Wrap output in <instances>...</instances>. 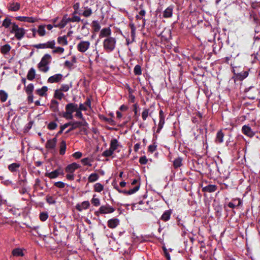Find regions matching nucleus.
<instances>
[{
  "label": "nucleus",
  "instance_id": "f257e3e1",
  "mask_svg": "<svg viewBox=\"0 0 260 260\" xmlns=\"http://www.w3.org/2000/svg\"><path fill=\"white\" fill-rule=\"evenodd\" d=\"M87 125L88 123L85 120H84V121H71L61 125L60 127V130L58 132L56 135H60L64 130V128H67L69 126H71V127L66 131V134H68L76 128H80L81 126H87Z\"/></svg>",
  "mask_w": 260,
  "mask_h": 260
},
{
  "label": "nucleus",
  "instance_id": "f03ea898",
  "mask_svg": "<svg viewBox=\"0 0 260 260\" xmlns=\"http://www.w3.org/2000/svg\"><path fill=\"white\" fill-rule=\"evenodd\" d=\"M78 105L74 103H70L66 105V111L59 112L58 115L66 119L71 120L73 118V113L76 111Z\"/></svg>",
  "mask_w": 260,
  "mask_h": 260
},
{
  "label": "nucleus",
  "instance_id": "7ed1b4c3",
  "mask_svg": "<svg viewBox=\"0 0 260 260\" xmlns=\"http://www.w3.org/2000/svg\"><path fill=\"white\" fill-rule=\"evenodd\" d=\"M51 56L49 54H45L41 58V61L38 64L39 70L44 73L47 72L49 70L48 64L51 60Z\"/></svg>",
  "mask_w": 260,
  "mask_h": 260
},
{
  "label": "nucleus",
  "instance_id": "20e7f679",
  "mask_svg": "<svg viewBox=\"0 0 260 260\" xmlns=\"http://www.w3.org/2000/svg\"><path fill=\"white\" fill-rule=\"evenodd\" d=\"M116 39L113 37H108L103 41V47L107 52H112L116 47Z\"/></svg>",
  "mask_w": 260,
  "mask_h": 260
},
{
  "label": "nucleus",
  "instance_id": "39448f33",
  "mask_svg": "<svg viewBox=\"0 0 260 260\" xmlns=\"http://www.w3.org/2000/svg\"><path fill=\"white\" fill-rule=\"evenodd\" d=\"M11 34H14L15 37L18 40H21L25 36V30L22 27H19L16 23L13 24V27L10 30Z\"/></svg>",
  "mask_w": 260,
  "mask_h": 260
},
{
  "label": "nucleus",
  "instance_id": "423d86ee",
  "mask_svg": "<svg viewBox=\"0 0 260 260\" xmlns=\"http://www.w3.org/2000/svg\"><path fill=\"white\" fill-rule=\"evenodd\" d=\"M115 210L114 208L107 204L105 205L101 206L98 211L94 212V214L96 216H99L100 214L112 213L114 212Z\"/></svg>",
  "mask_w": 260,
  "mask_h": 260
},
{
  "label": "nucleus",
  "instance_id": "0eeeda50",
  "mask_svg": "<svg viewBox=\"0 0 260 260\" xmlns=\"http://www.w3.org/2000/svg\"><path fill=\"white\" fill-rule=\"evenodd\" d=\"M55 42L54 40L48 41L46 43H41L39 44L34 45L32 46L37 49H45L50 48L54 49L55 48Z\"/></svg>",
  "mask_w": 260,
  "mask_h": 260
},
{
  "label": "nucleus",
  "instance_id": "6e6552de",
  "mask_svg": "<svg viewBox=\"0 0 260 260\" xmlns=\"http://www.w3.org/2000/svg\"><path fill=\"white\" fill-rule=\"evenodd\" d=\"M90 43L89 41H81L77 46L78 50L82 53L86 52L89 48Z\"/></svg>",
  "mask_w": 260,
  "mask_h": 260
},
{
  "label": "nucleus",
  "instance_id": "1a4fd4ad",
  "mask_svg": "<svg viewBox=\"0 0 260 260\" xmlns=\"http://www.w3.org/2000/svg\"><path fill=\"white\" fill-rule=\"evenodd\" d=\"M242 132L243 134L250 138L253 137L255 134V133L252 130L251 127L247 125H244L242 126Z\"/></svg>",
  "mask_w": 260,
  "mask_h": 260
},
{
  "label": "nucleus",
  "instance_id": "9d476101",
  "mask_svg": "<svg viewBox=\"0 0 260 260\" xmlns=\"http://www.w3.org/2000/svg\"><path fill=\"white\" fill-rule=\"evenodd\" d=\"M80 165L76 162L72 163L68 165L65 168V171L68 173H73L74 172L80 168Z\"/></svg>",
  "mask_w": 260,
  "mask_h": 260
},
{
  "label": "nucleus",
  "instance_id": "9b49d317",
  "mask_svg": "<svg viewBox=\"0 0 260 260\" xmlns=\"http://www.w3.org/2000/svg\"><path fill=\"white\" fill-rule=\"evenodd\" d=\"M174 8L173 5H171L163 12L162 16L165 18H171L173 15V11Z\"/></svg>",
  "mask_w": 260,
  "mask_h": 260
},
{
  "label": "nucleus",
  "instance_id": "f8f14e48",
  "mask_svg": "<svg viewBox=\"0 0 260 260\" xmlns=\"http://www.w3.org/2000/svg\"><path fill=\"white\" fill-rule=\"evenodd\" d=\"M16 19L21 22H27L29 23H34L38 20L37 18L26 16H18L16 17Z\"/></svg>",
  "mask_w": 260,
  "mask_h": 260
},
{
  "label": "nucleus",
  "instance_id": "ddd939ff",
  "mask_svg": "<svg viewBox=\"0 0 260 260\" xmlns=\"http://www.w3.org/2000/svg\"><path fill=\"white\" fill-rule=\"evenodd\" d=\"M63 76L61 74H56L50 76L48 79V82L50 83H57L61 81Z\"/></svg>",
  "mask_w": 260,
  "mask_h": 260
},
{
  "label": "nucleus",
  "instance_id": "4468645a",
  "mask_svg": "<svg viewBox=\"0 0 260 260\" xmlns=\"http://www.w3.org/2000/svg\"><path fill=\"white\" fill-rule=\"evenodd\" d=\"M57 142V139L56 137L47 140L46 144L45 147L47 149H53L55 148Z\"/></svg>",
  "mask_w": 260,
  "mask_h": 260
},
{
  "label": "nucleus",
  "instance_id": "2eb2a0df",
  "mask_svg": "<svg viewBox=\"0 0 260 260\" xmlns=\"http://www.w3.org/2000/svg\"><path fill=\"white\" fill-rule=\"evenodd\" d=\"M111 30L109 27L103 28L100 31L99 37L100 38L104 37H111Z\"/></svg>",
  "mask_w": 260,
  "mask_h": 260
},
{
  "label": "nucleus",
  "instance_id": "dca6fc26",
  "mask_svg": "<svg viewBox=\"0 0 260 260\" xmlns=\"http://www.w3.org/2000/svg\"><path fill=\"white\" fill-rule=\"evenodd\" d=\"M119 220L118 218H114L108 221V226L110 229H114L119 224Z\"/></svg>",
  "mask_w": 260,
  "mask_h": 260
},
{
  "label": "nucleus",
  "instance_id": "f3484780",
  "mask_svg": "<svg viewBox=\"0 0 260 260\" xmlns=\"http://www.w3.org/2000/svg\"><path fill=\"white\" fill-rule=\"evenodd\" d=\"M9 10L11 11H17L20 9V4L18 3H10L7 6Z\"/></svg>",
  "mask_w": 260,
  "mask_h": 260
},
{
  "label": "nucleus",
  "instance_id": "a211bd4d",
  "mask_svg": "<svg viewBox=\"0 0 260 260\" xmlns=\"http://www.w3.org/2000/svg\"><path fill=\"white\" fill-rule=\"evenodd\" d=\"M217 186L216 185L209 184L202 188V191L207 192H213L216 190Z\"/></svg>",
  "mask_w": 260,
  "mask_h": 260
},
{
  "label": "nucleus",
  "instance_id": "6ab92c4d",
  "mask_svg": "<svg viewBox=\"0 0 260 260\" xmlns=\"http://www.w3.org/2000/svg\"><path fill=\"white\" fill-rule=\"evenodd\" d=\"M90 203L88 201H84L81 205L77 204L76 205V209L79 211H82L83 209H87L89 208Z\"/></svg>",
  "mask_w": 260,
  "mask_h": 260
},
{
  "label": "nucleus",
  "instance_id": "aec40b11",
  "mask_svg": "<svg viewBox=\"0 0 260 260\" xmlns=\"http://www.w3.org/2000/svg\"><path fill=\"white\" fill-rule=\"evenodd\" d=\"M233 72L235 75H236L237 78L240 81H242L243 80L245 79L248 76L249 74V73L247 71H243L236 74L235 73V70H233Z\"/></svg>",
  "mask_w": 260,
  "mask_h": 260
},
{
  "label": "nucleus",
  "instance_id": "412c9836",
  "mask_svg": "<svg viewBox=\"0 0 260 260\" xmlns=\"http://www.w3.org/2000/svg\"><path fill=\"white\" fill-rule=\"evenodd\" d=\"M16 23L15 22H12L11 21V19L7 17L3 21L2 26L6 28H8L11 26V28L13 27V24Z\"/></svg>",
  "mask_w": 260,
  "mask_h": 260
},
{
  "label": "nucleus",
  "instance_id": "4be33fe9",
  "mask_svg": "<svg viewBox=\"0 0 260 260\" xmlns=\"http://www.w3.org/2000/svg\"><path fill=\"white\" fill-rule=\"evenodd\" d=\"M70 17H68V15L66 14L63 16V18L61 21L58 23V25L59 27L62 28L65 27V26L68 23L70 22V20H69Z\"/></svg>",
  "mask_w": 260,
  "mask_h": 260
},
{
  "label": "nucleus",
  "instance_id": "5701e85b",
  "mask_svg": "<svg viewBox=\"0 0 260 260\" xmlns=\"http://www.w3.org/2000/svg\"><path fill=\"white\" fill-rule=\"evenodd\" d=\"M119 143L116 139H112L110 144V148L114 152L119 146Z\"/></svg>",
  "mask_w": 260,
  "mask_h": 260
},
{
  "label": "nucleus",
  "instance_id": "b1692460",
  "mask_svg": "<svg viewBox=\"0 0 260 260\" xmlns=\"http://www.w3.org/2000/svg\"><path fill=\"white\" fill-rule=\"evenodd\" d=\"M20 167V164L14 162L9 165L8 169L11 172L14 173L17 172Z\"/></svg>",
  "mask_w": 260,
  "mask_h": 260
},
{
  "label": "nucleus",
  "instance_id": "393cba45",
  "mask_svg": "<svg viewBox=\"0 0 260 260\" xmlns=\"http://www.w3.org/2000/svg\"><path fill=\"white\" fill-rule=\"evenodd\" d=\"M172 211L171 210H166L161 215L160 219L164 221H168L170 219Z\"/></svg>",
  "mask_w": 260,
  "mask_h": 260
},
{
  "label": "nucleus",
  "instance_id": "a878e982",
  "mask_svg": "<svg viewBox=\"0 0 260 260\" xmlns=\"http://www.w3.org/2000/svg\"><path fill=\"white\" fill-rule=\"evenodd\" d=\"M48 90V87L46 86H43L41 88L38 89L36 90L37 94L41 96H44L47 95L46 92Z\"/></svg>",
  "mask_w": 260,
  "mask_h": 260
},
{
  "label": "nucleus",
  "instance_id": "bb28decb",
  "mask_svg": "<svg viewBox=\"0 0 260 260\" xmlns=\"http://www.w3.org/2000/svg\"><path fill=\"white\" fill-rule=\"evenodd\" d=\"M36 76V71L33 68H31L30 69V70L28 71L27 75V79L28 80L32 81L34 80Z\"/></svg>",
  "mask_w": 260,
  "mask_h": 260
},
{
  "label": "nucleus",
  "instance_id": "cd10ccee",
  "mask_svg": "<svg viewBox=\"0 0 260 260\" xmlns=\"http://www.w3.org/2000/svg\"><path fill=\"white\" fill-rule=\"evenodd\" d=\"M67 148L66 142L65 141L62 140L59 145V154L61 155H63L66 153V150Z\"/></svg>",
  "mask_w": 260,
  "mask_h": 260
},
{
  "label": "nucleus",
  "instance_id": "c85d7f7f",
  "mask_svg": "<svg viewBox=\"0 0 260 260\" xmlns=\"http://www.w3.org/2000/svg\"><path fill=\"white\" fill-rule=\"evenodd\" d=\"M224 134L221 130L218 131L216 134L215 142L217 143L223 142Z\"/></svg>",
  "mask_w": 260,
  "mask_h": 260
},
{
  "label": "nucleus",
  "instance_id": "c756f323",
  "mask_svg": "<svg viewBox=\"0 0 260 260\" xmlns=\"http://www.w3.org/2000/svg\"><path fill=\"white\" fill-rule=\"evenodd\" d=\"M182 158L180 157H178L174 159L173 161V167L174 169H177L180 167L182 165Z\"/></svg>",
  "mask_w": 260,
  "mask_h": 260
},
{
  "label": "nucleus",
  "instance_id": "7c9ffc66",
  "mask_svg": "<svg viewBox=\"0 0 260 260\" xmlns=\"http://www.w3.org/2000/svg\"><path fill=\"white\" fill-rule=\"evenodd\" d=\"M57 43L60 45L66 46L68 45V42L67 41V36H63L59 37L57 38Z\"/></svg>",
  "mask_w": 260,
  "mask_h": 260
},
{
  "label": "nucleus",
  "instance_id": "2f4dec72",
  "mask_svg": "<svg viewBox=\"0 0 260 260\" xmlns=\"http://www.w3.org/2000/svg\"><path fill=\"white\" fill-rule=\"evenodd\" d=\"M58 176V173L55 170L49 173L46 172L45 174V177H47L51 179L56 178Z\"/></svg>",
  "mask_w": 260,
  "mask_h": 260
},
{
  "label": "nucleus",
  "instance_id": "473e14b6",
  "mask_svg": "<svg viewBox=\"0 0 260 260\" xmlns=\"http://www.w3.org/2000/svg\"><path fill=\"white\" fill-rule=\"evenodd\" d=\"M45 26L46 25H39L37 33L40 37H43L46 35Z\"/></svg>",
  "mask_w": 260,
  "mask_h": 260
},
{
  "label": "nucleus",
  "instance_id": "72a5a7b5",
  "mask_svg": "<svg viewBox=\"0 0 260 260\" xmlns=\"http://www.w3.org/2000/svg\"><path fill=\"white\" fill-rule=\"evenodd\" d=\"M99 178V176L97 173H94L91 174L88 178V181L90 183L94 182L96 181H97Z\"/></svg>",
  "mask_w": 260,
  "mask_h": 260
},
{
  "label": "nucleus",
  "instance_id": "f704fd0d",
  "mask_svg": "<svg viewBox=\"0 0 260 260\" xmlns=\"http://www.w3.org/2000/svg\"><path fill=\"white\" fill-rule=\"evenodd\" d=\"M159 117V121L158 125V128L156 131L157 133H159L160 130L162 128L164 125L165 124V116H161Z\"/></svg>",
  "mask_w": 260,
  "mask_h": 260
},
{
  "label": "nucleus",
  "instance_id": "c9c22d12",
  "mask_svg": "<svg viewBox=\"0 0 260 260\" xmlns=\"http://www.w3.org/2000/svg\"><path fill=\"white\" fill-rule=\"evenodd\" d=\"M12 254L15 256H23L24 255L22 250L18 248L13 249Z\"/></svg>",
  "mask_w": 260,
  "mask_h": 260
},
{
  "label": "nucleus",
  "instance_id": "e433bc0d",
  "mask_svg": "<svg viewBox=\"0 0 260 260\" xmlns=\"http://www.w3.org/2000/svg\"><path fill=\"white\" fill-rule=\"evenodd\" d=\"M11 48V47L10 45L6 44L2 46L1 48V52L2 54H6L10 51Z\"/></svg>",
  "mask_w": 260,
  "mask_h": 260
},
{
  "label": "nucleus",
  "instance_id": "4c0bfd02",
  "mask_svg": "<svg viewBox=\"0 0 260 260\" xmlns=\"http://www.w3.org/2000/svg\"><path fill=\"white\" fill-rule=\"evenodd\" d=\"M64 96V94L59 89H56L54 94V97L55 99L61 100Z\"/></svg>",
  "mask_w": 260,
  "mask_h": 260
},
{
  "label": "nucleus",
  "instance_id": "58836bf2",
  "mask_svg": "<svg viewBox=\"0 0 260 260\" xmlns=\"http://www.w3.org/2000/svg\"><path fill=\"white\" fill-rule=\"evenodd\" d=\"M8 98L7 93L4 90H0V100L2 102H5Z\"/></svg>",
  "mask_w": 260,
  "mask_h": 260
},
{
  "label": "nucleus",
  "instance_id": "ea45409f",
  "mask_svg": "<svg viewBox=\"0 0 260 260\" xmlns=\"http://www.w3.org/2000/svg\"><path fill=\"white\" fill-rule=\"evenodd\" d=\"M149 109L144 108L142 113V118L144 121L146 120L149 115H151L149 113Z\"/></svg>",
  "mask_w": 260,
  "mask_h": 260
},
{
  "label": "nucleus",
  "instance_id": "a19ab883",
  "mask_svg": "<svg viewBox=\"0 0 260 260\" xmlns=\"http://www.w3.org/2000/svg\"><path fill=\"white\" fill-rule=\"evenodd\" d=\"M92 26L94 32H98L101 28V25L99 22L96 20H94L92 23Z\"/></svg>",
  "mask_w": 260,
  "mask_h": 260
},
{
  "label": "nucleus",
  "instance_id": "79ce46f5",
  "mask_svg": "<svg viewBox=\"0 0 260 260\" xmlns=\"http://www.w3.org/2000/svg\"><path fill=\"white\" fill-rule=\"evenodd\" d=\"M104 189L103 185L100 183H96L94 185V190L95 192H100Z\"/></svg>",
  "mask_w": 260,
  "mask_h": 260
},
{
  "label": "nucleus",
  "instance_id": "37998d69",
  "mask_svg": "<svg viewBox=\"0 0 260 260\" xmlns=\"http://www.w3.org/2000/svg\"><path fill=\"white\" fill-rule=\"evenodd\" d=\"M57 127V124L55 121H51L47 125V128L50 131L55 129Z\"/></svg>",
  "mask_w": 260,
  "mask_h": 260
},
{
  "label": "nucleus",
  "instance_id": "c03bdc74",
  "mask_svg": "<svg viewBox=\"0 0 260 260\" xmlns=\"http://www.w3.org/2000/svg\"><path fill=\"white\" fill-rule=\"evenodd\" d=\"M134 73L135 75H141L142 74L141 67L139 64L135 66L134 69Z\"/></svg>",
  "mask_w": 260,
  "mask_h": 260
},
{
  "label": "nucleus",
  "instance_id": "a18cd8bd",
  "mask_svg": "<svg viewBox=\"0 0 260 260\" xmlns=\"http://www.w3.org/2000/svg\"><path fill=\"white\" fill-rule=\"evenodd\" d=\"M129 27H130L131 30V37H132L133 41H134L135 38L136 27L135 26L134 24H133V23H129Z\"/></svg>",
  "mask_w": 260,
  "mask_h": 260
},
{
  "label": "nucleus",
  "instance_id": "49530a36",
  "mask_svg": "<svg viewBox=\"0 0 260 260\" xmlns=\"http://www.w3.org/2000/svg\"><path fill=\"white\" fill-rule=\"evenodd\" d=\"M96 196V194H94L93 196V198L91 200V204L96 207L99 206L100 205V201L99 199L95 198V197Z\"/></svg>",
  "mask_w": 260,
  "mask_h": 260
},
{
  "label": "nucleus",
  "instance_id": "de8ad7c7",
  "mask_svg": "<svg viewBox=\"0 0 260 260\" xmlns=\"http://www.w3.org/2000/svg\"><path fill=\"white\" fill-rule=\"evenodd\" d=\"M140 184L139 183L137 185H136L135 187H134L133 188H132L128 190H127V195L129 194H132L136 192H137L139 189H140Z\"/></svg>",
  "mask_w": 260,
  "mask_h": 260
},
{
  "label": "nucleus",
  "instance_id": "09e8293b",
  "mask_svg": "<svg viewBox=\"0 0 260 260\" xmlns=\"http://www.w3.org/2000/svg\"><path fill=\"white\" fill-rule=\"evenodd\" d=\"M40 219L42 221H46L48 218V214L46 212H43L40 213Z\"/></svg>",
  "mask_w": 260,
  "mask_h": 260
},
{
  "label": "nucleus",
  "instance_id": "8fccbe9b",
  "mask_svg": "<svg viewBox=\"0 0 260 260\" xmlns=\"http://www.w3.org/2000/svg\"><path fill=\"white\" fill-rule=\"evenodd\" d=\"M76 114H75V117L78 118H80L82 120V121H84V120H85L84 119L83 114L82 113V112L81 110H79L78 108H77L76 111H75Z\"/></svg>",
  "mask_w": 260,
  "mask_h": 260
},
{
  "label": "nucleus",
  "instance_id": "3c124183",
  "mask_svg": "<svg viewBox=\"0 0 260 260\" xmlns=\"http://www.w3.org/2000/svg\"><path fill=\"white\" fill-rule=\"evenodd\" d=\"M34 89V86L33 84L30 83L25 88V92L27 94H30L31 93H32Z\"/></svg>",
  "mask_w": 260,
  "mask_h": 260
},
{
  "label": "nucleus",
  "instance_id": "603ef678",
  "mask_svg": "<svg viewBox=\"0 0 260 260\" xmlns=\"http://www.w3.org/2000/svg\"><path fill=\"white\" fill-rule=\"evenodd\" d=\"M114 152L109 148V149L106 150L102 153V156L105 157H109L111 156Z\"/></svg>",
  "mask_w": 260,
  "mask_h": 260
},
{
  "label": "nucleus",
  "instance_id": "864d4df0",
  "mask_svg": "<svg viewBox=\"0 0 260 260\" xmlns=\"http://www.w3.org/2000/svg\"><path fill=\"white\" fill-rule=\"evenodd\" d=\"M69 20H70V22H78L81 21L82 22H83V20H81L80 17L79 16H76V15L72 16V17L71 18H70Z\"/></svg>",
  "mask_w": 260,
  "mask_h": 260
},
{
  "label": "nucleus",
  "instance_id": "5fc2aeb1",
  "mask_svg": "<svg viewBox=\"0 0 260 260\" xmlns=\"http://www.w3.org/2000/svg\"><path fill=\"white\" fill-rule=\"evenodd\" d=\"M92 10L91 8H86V9L83 12L82 15L86 17H89L92 14Z\"/></svg>",
  "mask_w": 260,
  "mask_h": 260
},
{
  "label": "nucleus",
  "instance_id": "6e6d98bb",
  "mask_svg": "<svg viewBox=\"0 0 260 260\" xmlns=\"http://www.w3.org/2000/svg\"><path fill=\"white\" fill-rule=\"evenodd\" d=\"M46 202L49 204H54L56 203L55 200L52 196H47L46 199Z\"/></svg>",
  "mask_w": 260,
  "mask_h": 260
},
{
  "label": "nucleus",
  "instance_id": "4d7b16f0",
  "mask_svg": "<svg viewBox=\"0 0 260 260\" xmlns=\"http://www.w3.org/2000/svg\"><path fill=\"white\" fill-rule=\"evenodd\" d=\"M54 48L52 50V53H62L64 51V48L61 47H57Z\"/></svg>",
  "mask_w": 260,
  "mask_h": 260
},
{
  "label": "nucleus",
  "instance_id": "13d9d810",
  "mask_svg": "<svg viewBox=\"0 0 260 260\" xmlns=\"http://www.w3.org/2000/svg\"><path fill=\"white\" fill-rule=\"evenodd\" d=\"M157 148V145L155 144V142H154L152 145H150L148 147V151L153 153L154 152Z\"/></svg>",
  "mask_w": 260,
  "mask_h": 260
},
{
  "label": "nucleus",
  "instance_id": "bf43d9fd",
  "mask_svg": "<svg viewBox=\"0 0 260 260\" xmlns=\"http://www.w3.org/2000/svg\"><path fill=\"white\" fill-rule=\"evenodd\" d=\"M54 185L59 188H63L65 187L66 184L61 181L56 182L54 183Z\"/></svg>",
  "mask_w": 260,
  "mask_h": 260
},
{
  "label": "nucleus",
  "instance_id": "052dcab7",
  "mask_svg": "<svg viewBox=\"0 0 260 260\" xmlns=\"http://www.w3.org/2000/svg\"><path fill=\"white\" fill-rule=\"evenodd\" d=\"M70 89V86L68 84H62L59 89L60 91L62 92H67Z\"/></svg>",
  "mask_w": 260,
  "mask_h": 260
},
{
  "label": "nucleus",
  "instance_id": "680f3d73",
  "mask_svg": "<svg viewBox=\"0 0 260 260\" xmlns=\"http://www.w3.org/2000/svg\"><path fill=\"white\" fill-rule=\"evenodd\" d=\"M148 162V159L146 156H141L139 159V162L141 165H146Z\"/></svg>",
  "mask_w": 260,
  "mask_h": 260
},
{
  "label": "nucleus",
  "instance_id": "e2e57ef3",
  "mask_svg": "<svg viewBox=\"0 0 260 260\" xmlns=\"http://www.w3.org/2000/svg\"><path fill=\"white\" fill-rule=\"evenodd\" d=\"M81 162L84 166H91V164H90L89 161V158H84L81 159Z\"/></svg>",
  "mask_w": 260,
  "mask_h": 260
},
{
  "label": "nucleus",
  "instance_id": "0e129e2a",
  "mask_svg": "<svg viewBox=\"0 0 260 260\" xmlns=\"http://www.w3.org/2000/svg\"><path fill=\"white\" fill-rule=\"evenodd\" d=\"M254 31L256 34L260 33V21L259 22H258L257 23L256 25L255 26V27L254 29ZM256 38H258V39H260V34H259V36L256 37Z\"/></svg>",
  "mask_w": 260,
  "mask_h": 260
},
{
  "label": "nucleus",
  "instance_id": "69168bd1",
  "mask_svg": "<svg viewBox=\"0 0 260 260\" xmlns=\"http://www.w3.org/2000/svg\"><path fill=\"white\" fill-rule=\"evenodd\" d=\"M58 19V17H56V18H53L50 20V21L53 23V25L55 27H59V26L58 25V23H57Z\"/></svg>",
  "mask_w": 260,
  "mask_h": 260
},
{
  "label": "nucleus",
  "instance_id": "338daca9",
  "mask_svg": "<svg viewBox=\"0 0 260 260\" xmlns=\"http://www.w3.org/2000/svg\"><path fill=\"white\" fill-rule=\"evenodd\" d=\"M50 109H51V110L54 112H57L58 113L59 112H60L59 111V108H58V106H56V105H51L50 104Z\"/></svg>",
  "mask_w": 260,
  "mask_h": 260
},
{
  "label": "nucleus",
  "instance_id": "774afa93",
  "mask_svg": "<svg viewBox=\"0 0 260 260\" xmlns=\"http://www.w3.org/2000/svg\"><path fill=\"white\" fill-rule=\"evenodd\" d=\"M82 156V153L81 152L77 151L73 153V156L76 159L81 158Z\"/></svg>",
  "mask_w": 260,
  "mask_h": 260
}]
</instances>
